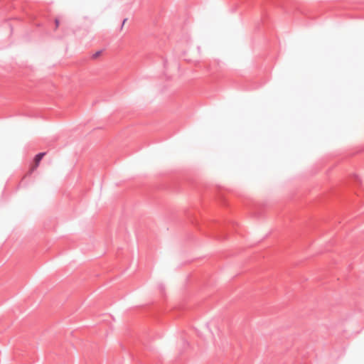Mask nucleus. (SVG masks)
<instances>
[{"instance_id": "1", "label": "nucleus", "mask_w": 364, "mask_h": 364, "mask_svg": "<svg viewBox=\"0 0 364 364\" xmlns=\"http://www.w3.org/2000/svg\"><path fill=\"white\" fill-rule=\"evenodd\" d=\"M45 153H40L37 154L33 160V164L31 165V167L29 168V173H33L39 166V164L43 159V157L45 156Z\"/></svg>"}, {"instance_id": "3", "label": "nucleus", "mask_w": 364, "mask_h": 364, "mask_svg": "<svg viewBox=\"0 0 364 364\" xmlns=\"http://www.w3.org/2000/svg\"><path fill=\"white\" fill-rule=\"evenodd\" d=\"M55 23H56L57 26L58 25V20L55 21Z\"/></svg>"}, {"instance_id": "2", "label": "nucleus", "mask_w": 364, "mask_h": 364, "mask_svg": "<svg viewBox=\"0 0 364 364\" xmlns=\"http://www.w3.org/2000/svg\"><path fill=\"white\" fill-rule=\"evenodd\" d=\"M102 51L101 50H98L97 52H95V53H93V55H92V59H97V58H99L101 55H102Z\"/></svg>"}]
</instances>
